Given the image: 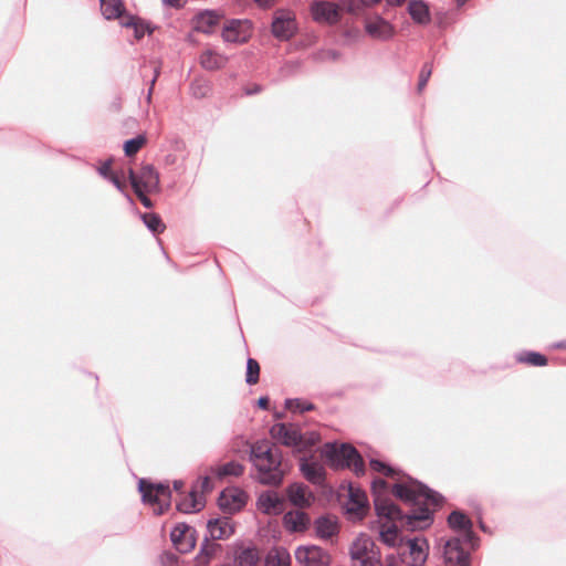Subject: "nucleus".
Segmentation results:
<instances>
[{
	"instance_id": "1",
	"label": "nucleus",
	"mask_w": 566,
	"mask_h": 566,
	"mask_svg": "<svg viewBox=\"0 0 566 566\" xmlns=\"http://www.w3.org/2000/svg\"><path fill=\"white\" fill-rule=\"evenodd\" d=\"M371 490L377 515L390 521H401L403 525L411 531L430 526L432 515L428 505H439L443 500L438 492L415 480L409 479L408 483H396L392 486V494L406 503L417 506L409 513L403 514L387 496L388 484L385 480H374Z\"/></svg>"
},
{
	"instance_id": "2",
	"label": "nucleus",
	"mask_w": 566,
	"mask_h": 566,
	"mask_svg": "<svg viewBox=\"0 0 566 566\" xmlns=\"http://www.w3.org/2000/svg\"><path fill=\"white\" fill-rule=\"evenodd\" d=\"M252 463L251 478L263 485L279 486L284 480L286 468L282 452L266 440H260L250 446Z\"/></svg>"
},
{
	"instance_id": "3",
	"label": "nucleus",
	"mask_w": 566,
	"mask_h": 566,
	"mask_svg": "<svg viewBox=\"0 0 566 566\" xmlns=\"http://www.w3.org/2000/svg\"><path fill=\"white\" fill-rule=\"evenodd\" d=\"M322 457L335 469H350L357 476L365 474V464L359 452L347 443H325Z\"/></svg>"
},
{
	"instance_id": "4",
	"label": "nucleus",
	"mask_w": 566,
	"mask_h": 566,
	"mask_svg": "<svg viewBox=\"0 0 566 566\" xmlns=\"http://www.w3.org/2000/svg\"><path fill=\"white\" fill-rule=\"evenodd\" d=\"M138 490L143 501L154 506L155 514L160 515L170 506L171 491L167 484H153L140 479Z\"/></svg>"
},
{
	"instance_id": "5",
	"label": "nucleus",
	"mask_w": 566,
	"mask_h": 566,
	"mask_svg": "<svg viewBox=\"0 0 566 566\" xmlns=\"http://www.w3.org/2000/svg\"><path fill=\"white\" fill-rule=\"evenodd\" d=\"M310 12L313 20L319 24L334 25L340 20V8L337 3L316 0L310 6Z\"/></svg>"
},
{
	"instance_id": "6",
	"label": "nucleus",
	"mask_w": 566,
	"mask_h": 566,
	"mask_svg": "<svg viewBox=\"0 0 566 566\" xmlns=\"http://www.w3.org/2000/svg\"><path fill=\"white\" fill-rule=\"evenodd\" d=\"M364 28L366 34L377 41H388L395 34V27L379 14L367 17Z\"/></svg>"
},
{
	"instance_id": "7",
	"label": "nucleus",
	"mask_w": 566,
	"mask_h": 566,
	"mask_svg": "<svg viewBox=\"0 0 566 566\" xmlns=\"http://www.w3.org/2000/svg\"><path fill=\"white\" fill-rule=\"evenodd\" d=\"M271 437L277 442L297 448L302 444V432L296 424L293 423H275L270 429Z\"/></svg>"
},
{
	"instance_id": "8",
	"label": "nucleus",
	"mask_w": 566,
	"mask_h": 566,
	"mask_svg": "<svg viewBox=\"0 0 566 566\" xmlns=\"http://www.w3.org/2000/svg\"><path fill=\"white\" fill-rule=\"evenodd\" d=\"M448 524L453 531L461 534L459 537L463 539V543L469 544L472 548L475 547L478 538L472 530L473 524L465 514L460 511L451 512L448 517Z\"/></svg>"
},
{
	"instance_id": "9",
	"label": "nucleus",
	"mask_w": 566,
	"mask_h": 566,
	"mask_svg": "<svg viewBox=\"0 0 566 566\" xmlns=\"http://www.w3.org/2000/svg\"><path fill=\"white\" fill-rule=\"evenodd\" d=\"M462 542L460 537H452L446 542L443 557L447 566H470L471 557L462 548Z\"/></svg>"
},
{
	"instance_id": "10",
	"label": "nucleus",
	"mask_w": 566,
	"mask_h": 566,
	"mask_svg": "<svg viewBox=\"0 0 566 566\" xmlns=\"http://www.w3.org/2000/svg\"><path fill=\"white\" fill-rule=\"evenodd\" d=\"M195 534V528L185 523H179L171 530L170 539L178 552L186 554L196 546Z\"/></svg>"
},
{
	"instance_id": "11",
	"label": "nucleus",
	"mask_w": 566,
	"mask_h": 566,
	"mask_svg": "<svg viewBox=\"0 0 566 566\" xmlns=\"http://www.w3.org/2000/svg\"><path fill=\"white\" fill-rule=\"evenodd\" d=\"M295 558L300 564L306 566H328L331 564L329 554L318 546L298 547L295 551Z\"/></svg>"
},
{
	"instance_id": "12",
	"label": "nucleus",
	"mask_w": 566,
	"mask_h": 566,
	"mask_svg": "<svg viewBox=\"0 0 566 566\" xmlns=\"http://www.w3.org/2000/svg\"><path fill=\"white\" fill-rule=\"evenodd\" d=\"M250 36V22L247 20H231L222 29L226 42L243 43Z\"/></svg>"
},
{
	"instance_id": "13",
	"label": "nucleus",
	"mask_w": 566,
	"mask_h": 566,
	"mask_svg": "<svg viewBox=\"0 0 566 566\" xmlns=\"http://www.w3.org/2000/svg\"><path fill=\"white\" fill-rule=\"evenodd\" d=\"M256 506L264 514L280 515L284 511V499L274 491H264L259 495Z\"/></svg>"
},
{
	"instance_id": "14",
	"label": "nucleus",
	"mask_w": 566,
	"mask_h": 566,
	"mask_svg": "<svg viewBox=\"0 0 566 566\" xmlns=\"http://www.w3.org/2000/svg\"><path fill=\"white\" fill-rule=\"evenodd\" d=\"M245 504V494L244 492L231 489L224 490L221 492L219 497V505L222 510L228 513H234L240 511Z\"/></svg>"
},
{
	"instance_id": "15",
	"label": "nucleus",
	"mask_w": 566,
	"mask_h": 566,
	"mask_svg": "<svg viewBox=\"0 0 566 566\" xmlns=\"http://www.w3.org/2000/svg\"><path fill=\"white\" fill-rule=\"evenodd\" d=\"M409 547V558L407 563L411 566H421L428 557V542L426 538L415 537L407 541Z\"/></svg>"
},
{
	"instance_id": "16",
	"label": "nucleus",
	"mask_w": 566,
	"mask_h": 566,
	"mask_svg": "<svg viewBox=\"0 0 566 566\" xmlns=\"http://www.w3.org/2000/svg\"><path fill=\"white\" fill-rule=\"evenodd\" d=\"M134 178L140 189L146 191H154L159 188V174L153 165L144 166L139 175L134 171Z\"/></svg>"
},
{
	"instance_id": "17",
	"label": "nucleus",
	"mask_w": 566,
	"mask_h": 566,
	"mask_svg": "<svg viewBox=\"0 0 566 566\" xmlns=\"http://www.w3.org/2000/svg\"><path fill=\"white\" fill-rule=\"evenodd\" d=\"M207 531L214 541L229 538L234 533L233 525L228 517L210 520L207 524Z\"/></svg>"
},
{
	"instance_id": "18",
	"label": "nucleus",
	"mask_w": 566,
	"mask_h": 566,
	"mask_svg": "<svg viewBox=\"0 0 566 566\" xmlns=\"http://www.w3.org/2000/svg\"><path fill=\"white\" fill-rule=\"evenodd\" d=\"M367 495L364 491L349 488L348 501L346 503V510L349 514H355L361 517L367 509Z\"/></svg>"
},
{
	"instance_id": "19",
	"label": "nucleus",
	"mask_w": 566,
	"mask_h": 566,
	"mask_svg": "<svg viewBox=\"0 0 566 566\" xmlns=\"http://www.w3.org/2000/svg\"><path fill=\"white\" fill-rule=\"evenodd\" d=\"M374 543L367 536H359L350 547V557L353 560L361 562L369 557H375L376 553L373 549Z\"/></svg>"
},
{
	"instance_id": "20",
	"label": "nucleus",
	"mask_w": 566,
	"mask_h": 566,
	"mask_svg": "<svg viewBox=\"0 0 566 566\" xmlns=\"http://www.w3.org/2000/svg\"><path fill=\"white\" fill-rule=\"evenodd\" d=\"M295 31V21L290 15H277L272 22V33L280 40H289Z\"/></svg>"
},
{
	"instance_id": "21",
	"label": "nucleus",
	"mask_w": 566,
	"mask_h": 566,
	"mask_svg": "<svg viewBox=\"0 0 566 566\" xmlns=\"http://www.w3.org/2000/svg\"><path fill=\"white\" fill-rule=\"evenodd\" d=\"M221 15L213 10H207L197 14L195 20V29L199 32L210 34L214 32V28L219 24Z\"/></svg>"
},
{
	"instance_id": "22",
	"label": "nucleus",
	"mask_w": 566,
	"mask_h": 566,
	"mask_svg": "<svg viewBox=\"0 0 566 566\" xmlns=\"http://www.w3.org/2000/svg\"><path fill=\"white\" fill-rule=\"evenodd\" d=\"M284 527L290 532H303L310 525V517L302 511H290L283 516Z\"/></svg>"
},
{
	"instance_id": "23",
	"label": "nucleus",
	"mask_w": 566,
	"mask_h": 566,
	"mask_svg": "<svg viewBox=\"0 0 566 566\" xmlns=\"http://www.w3.org/2000/svg\"><path fill=\"white\" fill-rule=\"evenodd\" d=\"M300 470L307 481L314 484H322L325 480L324 467L316 461L302 459Z\"/></svg>"
},
{
	"instance_id": "24",
	"label": "nucleus",
	"mask_w": 566,
	"mask_h": 566,
	"mask_svg": "<svg viewBox=\"0 0 566 566\" xmlns=\"http://www.w3.org/2000/svg\"><path fill=\"white\" fill-rule=\"evenodd\" d=\"M199 63L207 71H217L226 66L228 57L214 50L207 49L200 54Z\"/></svg>"
},
{
	"instance_id": "25",
	"label": "nucleus",
	"mask_w": 566,
	"mask_h": 566,
	"mask_svg": "<svg viewBox=\"0 0 566 566\" xmlns=\"http://www.w3.org/2000/svg\"><path fill=\"white\" fill-rule=\"evenodd\" d=\"M290 502L298 507H306L311 504L312 494L307 492V488L301 483H293L286 489Z\"/></svg>"
},
{
	"instance_id": "26",
	"label": "nucleus",
	"mask_w": 566,
	"mask_h": 566,
	"mask_svg": "<svg viewBox=\"0 0 566 566\" xmlns=\"http://www.w3.org/2000/svg\"><path fill=\"white\" fill-rule=\"evenodd\" d=\"M203 507L205 499L196 489H192L185 499L177 503L178 511L187 514L199 512Z\"/></svg>"
},
{
	"instance_id": "27",
	"label": "nucleus",
	"mask_w": 566,
	"mask_h": 566,
	"mask_svg": "<svg viewBox=\"0 0 566 566\" xmlns=\"http://www.w3.org/2000/svg\"><path fill=\"white\" fill-rule=\"evenodd\" d=\"M234 560L238 566H256L260 554L254 546H241L235 551Z\"/></svg>"
},
{
	"instance_id": "28",
	"label": "nucleus",
	"mask_w": 566,
	"mask_h": 566,
	"mask_svg": "<svg viewBox=\"0 0 566 566\" xmlns=\"http://www.w3.org/2000/svg\"><path fill=\"white\" fill-rule=\"evenodd\" d=\"M291 555L281 546L272 547L264 557V566H290Z\"/></svg>"
},
{
	"instance_id": "29",
	"label": "nucleus",
	"mask_w": 566,
	"mask_h": 566,
	"mask_svg": "<svg viewBox=\"0 0 566 566\" xmlns=\"http://www.w3.org/2000/svg\"><path fill=\"white\" fill-rule=\"evenodd\" d=\"M408 13L418 24H427L430 22L429 8L422 0H411L408 3Z\"/></svg>"
},
{
	"instance_id": "30",
	"label": "nucleus",
	"mask_w": 566,
	"mask_h": 566,
	"mask_svg": "<svg viewBox=\"0 0 566 566\" xmlns=\"http://www.w3.org/2000/svg\"><path fill=\"white\" fill-rule=\"evenodd\" d=\"M388 524H382L379 531L380 541L389 547H396L401 544L402 538L399 535L396 521L388 520Z\"/></svg>"
},
{
	"instance_id": "31",
	"label": "nucleus",
	"mask_w": 566,
	"mask_h": 566,
	"mask_svg": "<svg viewBox=\"0 0 566 566\" xmlns=\"http://www.w3.org/2000/svg\"><path fill=\"white\" fill-rule=\"evenodd\" d=\"M99 2L102 13L107 20L119 18L124 11L122 0H99Z\"/></svg>"
},
{
	"instance_id": "32",
	"label": "nucleus",
	"mask_w": 566,
	"mask_h": 566,
	"mask_svg": "<svg viewBox=\"0 0 566 566\" xmlns=\"http://www.w3.org/2000/svg\"><path fill=\"white\" fill-rule=\"evenodd\" d=\"M316 534L321 538H331L337 533V524L327 517H319L315 522Z\"/></svg>"
},
{
	"instance_id": "33",
	"label": "nucleus",
	"mask_w": 566,
	"mask_h": 566,
	"mask_svg": "<svg viewBox=\"0 0 566 566\" xmlns=\"http://www.w3.org/2000/svg\"><path fill=\"white\" fill-rule=\"evenodd\" d=\"M243 473H244L243 464H241L237 461L227 462V463L222 464L221 467H219L217 470V474L219 476H228V475L240 476Z\"/></svg>"
},
{
	"instance_id": "34",
	"label": "nucleus",
	"mask_w": 566,
	"mask_h": 566,
	"mask_svg": "<svg viewBox=\"0 0 566 566\" xmlns=\"http://www.w3.org/2000/svg\"><path fill=\"white\" fill-rule=\"evenodd\" d=\"M219 548V544L210 542L208 536H206L200 547V553L198 556L199 562H207L218 552Z\"/></svg>"
},
{
	"instance_id": "35",
	"label": "nucleus",
	"mask_w": 566,
	"mask_h": 566,
	"mask_svg": "<svg viewBox=\"0 0 566 566\" xmlns=\"http://www.w3.org/2000/svg\"><path fill=\"white\" fill-rule=\"evenodd\" d=\"M142 219L145 223V226L153 232V233H159L163 232L165 229V226L160 219V217L156 213H144L142 216Z\"/></svg>"
},
{
	"instance_id": "36",
	"label": "nucleus",
	"mask_w": 566,
	"mask_h": 566,
	"mask_svg": "<svg viewBox=\"0 0 566 566\" xmlns=\"http://www.w3.org/2000/svg\"><path fill=\"white\" fill-rule=\"evenodd\" d=\"M518 361L526 363L532 366H545L547 359L544 355L536 352H525L518 356Z\"/></svg>"
},
{
	"instance_id": "37",
	"label": "nucleus",
	"mask_w": 566,
	"mask_h": 566,
	"mask_svg": "<svg viewBox=\"0 0 566 566\" xmlns=\"http://www.w3.org/2000/svg\"><path fill=\"white\" fill-rule=\"evenodd\" d=\"M260 375V366L259 363L253 359L249 358L247 361V374H245V381L249 385H254L259 380Z\"/></svg>"
},
{
	"instance_id": "38",
	"label": "nucleus",
	"mask_w": 566,
	"mask_h": 566,
	"mask_svg": "<svg viewBox=\"0 0 566 566\" xmlns=\"http://www.w3.org/2000/svg\"><path fill=\"white\" fill-rule=\"evenodd\" d=\"M146 143V138L143 135H138L135 138L128 139L124 144V151L126 156L135 155Z\"/></svg>"
},
{
	"instance_id": "39",
	"label": "nucleus",
	"mask_w": 566,
	"mask_h": 566,
	"mask_svg": "<svg viewBox=\"0 0 566 566\" xmlns=\"http://www.w3.org/2000/svg\"><path fill=\"white\" fill-rule=\"evenodd\" d=\"M128 178H129V181H130V185L135 191V193L137 195V197L139 198L140 202L143 203L144 207L146 208H151L153 207V202L151 200L145 195V189H140V187L136 184V180L134 178V170L133 169H129L128 170Z\"/></svg>"
},
{
	"instance_id": "40",
	"label": "nucleus",
	"mask_w": 566,
	"mask_h": 566,
	"mask_svg": "<svg viewBox=\"0 0 566 566\" xmlns=\"http://www.w3.org/2000/svg\"><path fill=\"white\" fill-rule=\"evenodd\" d=\"M210 92V85L207 81L196 80L191 84V94L196 98H203Z\"/></svg>"
},
{
	"instance_id": "41",
	"label": "nucleus",
	"mask_w": 566,
	"mask_h": 566,
	"mask_svg": "<svg viewBox=\"0 0 566 566\" xmlns=\"http://www.w3.org/2000/svg\"><path fill=\"white\" fill-rule=\"evenodd\" d=\"M285 405H286V408L289 410H291V411H298L301 413L314 409L313 403L307 402V401L302 400V399H287Z\"/></svg>"
},
{
	"instance_id": "42",
	"label": "nucleus",
	"mask_w": 566,
	"mask_h": 566,
	"mask_svg": "<svg viewBox=\"0 0 566 566\" xmlns=\"http://www.w3.org/2000/svg\"><path fill=\"white\" fill-rule=\"evenodd\" d=\"M369 465L373 471L379 472V473L384 474L385 476H395L396 475V470L394 468H391L390 465H388L379 460L370 459Z\"/></svg>"
},
{
	"instance_id": "43",
	"label": "nucleus",
	"mask_w": 566,
	"mask_h": 566,
	"mask_svg": "<svg viewBox=\"0 0 566 566\" xmlns=\"http://www.w3.org/2000/svg\"><path fill=\"white\" fill-rule=\"evenodd\" d=\"M318 441L319 434L316 432L302 433V444H300L298 450H305L308 447L316 444Z\"/></svg>"
},
{
	"instance_id": "44",
	"label": "nucleus",
	"mask_w": 566,
	"mask_h": 566,
	"mask_svg": "<svg viewBox=\"0 0 566 566\" xmlns=\"http://www.w3.org/2000/svg\"><path fill=\"white\" fill-rule=\"evenodd\" d=\"M431 73H432L431 64L426 63L420 71L419 82H418V91L421 92L426 87V85L431 76Z\"/></svg>"
},
{
	"instance_id": "45",
	"label": "nucleus",
	"mask_w": 566,
	"mask_h": 566,
	"mask_svg": "<svg viewBox=\"0 0 566 566\" xmlns=\"http://www.w3.org/2000/svg\"><path fill=\"white\" fill-rule=\"evenodd\" d=\"M161 566H178V558L174 553L165 552L160 555Z\"/></svg>"
},
{
	"instance_id": "46",
	"label": "nucleus",
	"mask_w": 566,
	"mask_h": 566,
	"mask_svg": "<svg viewBox=\"0 0 566 566\" xmlns=\"http://www.w3.org/2000/svg\"><path fill=\"white\" fill-rule=\"evenodd\" d=\"M111 166H112V159H107L106 161H104L98 168H97V171L98 174L105 178V179H108L109 175H112V170H111Z\"/></svg>"
},
{
	"instance_id": "47",
	"label": "nucleus",
	"mask_w": 566,
	"mask_h": 566,
	"mask_svg": "<svg viewBox=\"0 0 566 566\" xmlns=\"http://www.w3.org/2000/svg\"><path fill=\"white\" fill-rule=\"evenodd\" d=\"M199 484L202 492H208L212 490L211 480L209 476H203L199 480Z\"/></svg>"
},
{
	"instance_id": "48",
	"label": "nucleus",
	"mask_w": 566,
	"mask_h": 566,
	"mask_svg": "<svg viewBox=\"0 0 566 566\" xmlns=\"http://www.w3.org/2000/svg\"><path fill=\"white\" fill-rule=\"evenodd\" d=\"M154 77L151 78L150 81V87L148 90V93H147V102L150 103L151 101V94H153V88H154V85H155V82L159 75V70L157 67L154 69Z\"/></svg>"
},
{
	"instance_id": "49",
	"label": "nucleus",
	"mask_w": 566,
	"mask_h": 566,
	"mask_svg": "<svg viewBox=\"0 0 566 566\" xmlns=\"http://www.w3.org/2000/svg\"><path fill=\"white\" fill-rule=\"evenodd\" d=\"M107 180H109L119 191H124V184L114 172L109 175Z\"/></svg>"
},
{
	"instance_id": "50",
	"label": "nucleus",
	"mask_w": 566,
	"mask_h": 566,
	"mask_svg": "<svg viewBox=\"0 0 566 566\" xmlns=\"http://www.w3.org/2000/svg\"><path fill=\"white\" fill-rule=\"evenodd\" d=\"M360 566H381L379 559L375 557H369L365 560L359 562Z\"/></svg>"
},
{
	"instance_id": "51",
	"label": "nucleus",
	"mask_w": 566,
	"mask_h": 566,
	"mask_svg": "<svg viewBox=\"0 0 566 566\" xmlns=\"http://www.w3.org/2000/svg\"><path fill=\"white\" fill-rule=\"evenodd\" d=\"M262 91V87L258 84H254L252 85L251 87H247L245 88V94L247 95H254V94H258Z\"/></svg>"
},
{
	"instance_id": "52",
	"label": "nucleus",
	"mask_w": 566,
	"mask_h": 566,
	"mask_svg": "<svg viewBox=\"0 0 566 566\" xmlns=\"http://www.w3.org/2000/svg\"><path fill=\"white\" fill-rule=\"evenodd\" d=\"M326 57L329 59V60H337L339 57V53L335 50H329L326 52Z\"/></svg>"
},
{
	"instance_id": "53",
	"label": "nucleus",
	"mask_w": 566,
	"mask_h": 566,
	"mask_svg": "<svg viewBox=\"0 0 566 566\" xmlns=\"http://www.w3.org/2000/svg\"><path fill=\"white\" fill-rule=\"evenodd\" d=\"M258 406L262 409H266L269 406V399L266 397H260L258 400Z\"/></svg>"
},
{
	"instance_id": "54",
	"label": "nucleus",
	"mask_w": 566,
	"mask_h": 566,
	"mask_svg": "<svg viewBox=\"0 0 566 566\" xmlns=\"http://www.w3.org/2000/svg\"><path fill=\"white\" fill-rule=\"evenodd\" d=\"M165 4H168V6H171V7H175V8H178L181 6V1L180 0H163Z\"/></svg>"
},
{
	"instance_id": "55",
	"label": "nucleus",
	"mask_w": 566,
	"mask_h": 566,
	"mask_svg": "<svg viewBox=\"0 0 566 566\" xmlns=\"http://www.w3.org/2000/svg\"><path fill=\"white\" fill-rule=\"evenodd\" d=\"M260 7H270L274 0H254Z\"/></svg>"
},
{
	"instance_id": "56",
	"label": "nucleus",
	"mask_w": 566,
	"mask_h": 566,
	"mask_svg": "<svg viewBox=\"0 0 566 566\" xmlns=\"http://www.w3.org/2000/svg\"><path fill=\"white\" fill-rule=\"evenodd\" d=\"M396 562L397 560H396V557L394 555H390V556L387 557L388 566H395Z\"/></svg>"
},
{
	"instance_id": "57",
	"label": "nucleus",
	"mask_w": 566,
	"mask_h": 566,
	"mask_svg": "<svg viewBox=\"0 0 566 566\" xmlns=\"http://www.w3.org/2000/svg\"><path fill=\"white\" fill-rule=\"evenodd\" d=\"M182 486H184V482L182 481H175L174 482V489L176 491H180L182 489Z\"/></svg>"
},
{
	"instance_id": "58",
	"label": "nucleus",
	"mask_w": 566,
	"mask_h": 566,
	"mask_svg": "<svg viewBox=\"0 0 566 566\" xmlns=\"http://www.w3.org/2000/svg\"><path fill=\"white\" fill-rule=\"evenodd\" d=\"M124 27H132V25H135L134 21H133V18H129L128 21H124L122 23Z\"/></svg>"
},
{
	"instance_id": "59",
	"label": "nucleus",
	"mask_w": 566,
	"mask_h": 566,
	"mask_svg": "<svg viewBox=\"0 0 566 566\" xmlns=\"http://www.w3.org/2000/svg\"><path fill=\"white\" fill-rule=\"evenodd\" d=\"M361 2L366 6L375 4V1L373 0H361Z\"/></svg>"
},
{
	"instance_id": "60",
	"label": "nucleus",
	"mask_w": 566,
	"mask_h": 566,
	"mask_svg": "<svg viewBox=\"0 0 566 566\" xmlns=\"http://www.w3.org/2000/svg\"><path fill=\"white\" fill-rule=\"evenodd\" d=\"M556 347L557 348H563V347H565V345L564 344H558V345H556Z\"/></svg>"
},
{
	"instance_id": "61",
	"label": "nucleus",
	"mask_w": 566,
	"mask_h": 566,
	"mask_svg": "<svg viewBox=\"0 0 566 566\" xmlns=\"http://www.w3.org/2000/svg\"><path fill=\"white\" fill-rule=\"evenodd\" d=\"M459 4L464 3L467 0H457Z\"/></svg>"
}]
</instances>
